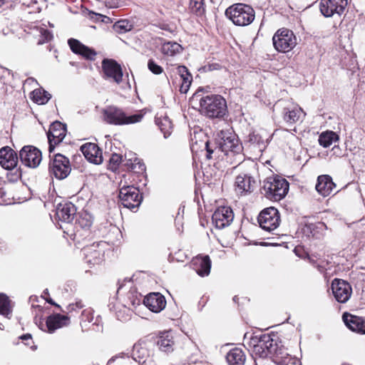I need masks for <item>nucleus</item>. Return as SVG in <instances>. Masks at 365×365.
<instances>
[{
    "instance_id": "obj_17",
    "label": "nucleus",
    "mask_w": 365,
    "mask_h": 365,
    "mask_svg": "<svg viewBox=\"0 0 365 365\" xmlns=\"http://www.w3.org/2000/svg\"><path fill=\"white\" fill-rule=\"evenodd\" d=\"M348 4V0H321L320 11L326 17L341 14Z\"/></svg>"
},
{
    "instance_id": "obj_58",
    "label": "nucleus",
    "mask_w": 365,
    "mask_h": 365,
    "mask_svg": "<svg viewBox=\"0 0 365 365\" xmlns=\"http://www.w3.org/2000/svg\"><path fill=\"white\" fill-rule=\"evenodd\" d=\"M43 294H48V289H46V290L43 292Z\"/></svg>"
},
{
    "instance_id": "obj_14",
    "label": "nucleus",
    "mask_w": 365,
    "mask_h": 365,
    "mask_svg": "<svg viewBox=\"0 0 365 365\" xmlns=\"http://www.w3.org/2000/svg\"><path fill=\"white\" fill-rule=\"evenodd\" d=\"M279 103L284 105L282 115L284 120L289 124H294L302 120L305 115L303 110L290 101H280Z\"/></svg>"
},
{
    "instance_id": "obj_4",
    "label": "nucleus",
    "mask_w": 365,
    "mask_h": 365,
    "mask_svg": "<svg viewBox=\"0 0 365 365\" xmlns=\"http://www.w3.org/2000/svg\"><path fill=\"white\" fill-rule=\"evenodd\" d=\"M102 113L103 120L106 123L115 125L136 123L143 118V114L141 113L127 115L122 109L114 106L106 107Z\"/></svg>"
},
{
    "instance_id": "obj_9",
    "label": "nucleus",
    "mask_w": 365,
    "mask_h": 365,
    "mask_svg": "<svg viewBox=\"0 0 365 365\" xmlns=\"http://www.w3.org/2000/svg\"><path fill=\"white\" fill-rule=\"evenodd\" d=\"M273 45L279 52H287L297 45L294 33L287 29H279L273 36Z\"/></svg>"
},
{
    "instance_id": "obj_42",
    "label": "nucleus",
    "mask_w": 365,
    "mask_h": 365,
    "mask_svg": "<svg viewBox=\"0 0 365 365\" xmlns=\"http://www.w3.org/2000/svg\"><path fill=\"white\" fill-rule=\"evenodd\" d=\"M247 142L250 143V145H252L254 148H257L259 151H262V148L264 147L261 136L254 133L248 135Z\"/></svg>"
},
{
    "instance_id": "obj_2",
    "label": "nucleus",
    "mask_w": 365,
    "mask_h": 365,
    "mask_svg": "<svg viewBox=\"0 0 365 365\" xmlns=\"http://www.w3.org/2000/svg\"><path fill=\"white\" fill-rule=\"evenodd\" d=\"M200 112L210 118H220L227 113V103L220 95H207L200 100Z\"/></svg>"
},
{
    "instance_id": "obj_37",
    "label": "nucleus",
    "mask_w": 365,
    "mask_h": 365,
    "mask_svg": "<svg viewBox=\"0 0 365 365\" xmlns=\"http://www.w3.org/2000/svg\"><path fill=\"white\" fill-rule=\"evenodd\" d=\"M32 95L33 101L39 105L46 103L51 98V95L48 92L40 89L34 90Z\"/></svg>"
},
{
    "instance_id": "obj_3",
    "label": "nucleus",
    "mask_w": 365,
    "mask_h": 365,
    "mask_svg": "<svg viewBox=\"0 0 365 365\" xmlns=\"http://www.w3.org/2000/svg\"><path fill=\"white\" fill-rule=\"evenodd\" d=\"M289 191V182L279 176L267 178L263 182L261 192L267 199L279 201L284 198Z\"/></svg>"
},
{
    "instance_id": "obj_21",
    "label": "nucleus",
    "mask_w": 365,
    "mask_h": 365,
    "mask_svg": "<svg viewBox=\"0 0 365 365\" xmlns=\"http://www.w3.org/2000/svg\"><path fill=\"white\" fill-rule=\"evenodd\" d=\"M235 184L236 191L241 195L250 193L257 187V181L253 177L247 173L238 175L236 177Z\"/></svg>"
},
{
    "instance_id": "obj_45",
    "label": "nucleus",
    "mask_w": 365,
    "mask_h": 365,
    "mask_svg": "<svg viewBox=\"0 0 365 365\" xmlns=\"http://www.w3.org/2000/svg\"><path fill=\"white\" fill-rule=\"evenodd\" d=\"M132 359L129 356H115L108 361L109 364L115 362L116 365H127L131 362Z\"/></svg>"
},
{
    "instance_id": "obj_36",
    "label": "nucleus",
    "mask_w": 365,
    "mask_h": 365,
    "mask_svg": "<svg viewBox=\"0 0 365 365\" xmlns=\"http://www.w3.org/2000/svg\"><path fill=\"white\" fill-rule=\"evenodd\" d=\"M140 299L138 294L135 289H130L127 294V301L123 304V307L130 309L131 307H135L136 305H139Z\"/></svg>"
},
{
    "instance_id": "obj_53",
    "label": "nucleus",
    "mask_w": 365,
    "mask_h": 365,
    "mask_svg": "<svg viewBox=\"0 0 365 365\" xmlns=\"http://www.w3.org/2000/svg\"><path fill=\"white\" fill-rule=\"evenodd\" d=\"M46 302H47L48 303H49V304H52V305H54V306L58 307H60L58 304H57L56 303H55V302H53V300L51 298H47V299H46Z\"/></svg>"
},
{
    "instance_id": "obj_11",
    "label": "nucleus",
    "mask_w": 365,
    "mask_h": 365,
    "mask_svg": "<svg viewBox=\"0 0 365 365\" xmlns=\"http://www.w3.org/2000/svg\"><path fill=\"white\" fill-rule=\"evenodd\" d=\"M151 341H140L133 346L132 359L141 365H150L151 361Z\"/></svg>"
},
{
    "instance_id": "obj_50",
    "label": "nucleus",
    "mask_w": 365,
    "mask_h": 365,
    "mask_svg": "<svg viewBox=\"0 0 365 365\" xmlns=\"http://www.w3.org/2000/svg\"><path fill=\"white\" fill-rule=\"evenodd\" d=\"M314 228L322 232V235H324V232L327 230V227L325 223L319 222L314 225Z\"/></svg>"
},
{
    "instance_id": "obj_38",
    "label": "nucleus",
    "mask_w": 365,
    "mask_h": 365,
    "mask_svg": "<svg viewBox=\"0 0 365 365\" xmlns=\"http://www.w3.org/2000/svg\"><path fill=\"white\" fill-rule=\"evenodd\" d=\"M0 314L7 318H10L11 314L10 300L9 297L3 293H0Z\"/></svg>"
},
{
    "instance_id": "obj_10",
    "label": "nucleus",
    "mask_w": 365,
    "mask_h": 365,
    "mask_svg": "<svg viewBox=\"0 0 365 365\" xmlns=\"http://www.w3.org/2000/svg\"><path fill=\"white\" fill-rule=\"evenodd\" d=\"M257 221L262 229L271 232L276 230L280 224L279 212L274 207L265 208L260 212Z\"/></svg>"
},
{
    "instance_id": "obj_55",
    "label": "nucleus",
    "mask_w": 365,
    "mask_h": 365,
    "mask_svg": "<svg viewBox=\"0 0 365 365\" xmlns=\"http://www.w3.org/2000/svg\"><path fill=\"white\" fill-rule=\"evenodd\" d=\"M6 0H0V7H1L5 3Z\"/></svg>"
},
{
    "instance_id": "obj_5",
    "label": "nucleus",
    "mask_w": 365,
    "mask_h": 365,
    "mask_svg": "<svg viewBox=\"0 0 365 365\" xmlns=\"http://www.w3.org/2000/svg\"><path fill=\"white\" fill-rule=\"evenodd\" d=\"M225 15L234 24L245 26L250 24L255 19V11L249 5L235 4L228 7Z\"/></svg>"
},
{
    "instance_id": "obj_40",
    "label": "nucleus",
    "mask_w": 365,
    "mask_h": 365,
    "mask_svg": "<svg viewBox=\"0 0 365 365\" xmlns=\"http://www.w3.org/2000/svg\"><path fill=\"white\" fill-rule=\"evenodd\" d=\"M133 27V24L127 19L119 20L113 26V30L120 34L131 31Z\"/></svg>"
},
{
    "instance_id": "obj_54",
    "label": "nucleus",
    "mask_w": 365,
    "mask_h": 365,
    "mask_svg": "<svg viewBox=\"0 0 365 365\" xmlns=\"http://www.w3.org/2000/svg\"><path fill=\"white\" fill-rule=\"evenodd\" d=\"M31 338V335L29 334H24L20 337V339H21L22 340H27Z\"/></svg>"
},
{
    "instance_id": "obj_51",
    "label": "nucleus",
    "mask_w": 365,
    "mask_h": 365,
    "mask_svg": "<svg viewBox=\"0 0 365 365\" xmlns=\"http://www.w3.org/2000/svg\"><path fill=\"white\" fill-rule=\"evenodd\" d=\"M83 304L81 302H77L76 304H69V309L71 310H76V309H81Z\"/></svg>"
},
{
    "instance_id": "obj_35",
    "label": "nucleus",
    "mask_w": 365,
    "mask_h": 365,
    "mask_svg": "<svg viewBox=\"0 0 365 365\" xmlns=\"http://www.w3.org/2000/svg\"><path fill=\"white\" fill-rule=\"evenodd\" d=\"M161 51L165 55L173 56L182 51V46L176 42L168 41L163 44Z\"/></svg>"
},
{
    "instance_id": "obj_8",
    "label": "nucleus",
    "mask_w": 365,
    "mask_h": 365,
    "mask_svg": "<svg viewBox=\"0 0 365 365\" xmlns=\"http://www.w3.org/2000/svg\"><path fill=\"white\" fill-rule=\"evenodd\" d=\"M120 184V190L118 197L123 207L128 209L138 207L143 200V196L139 190L133 185H121Z\"/></svg>"
},
{
    "instance_id": "obj_20",
    "label": "nucleus",
    "mask_w": 365,
    "mask_h": 365,
    "mask_svg": "<svg viewBox=\"0 0 365 365\" xmlns=\"http://www.w3.org/2000/svg\"><path fill=\"white\" fill-rule=\"evenodd\" d=\"M102 68L107 78H113L117 83H120L122 81V68L115 60L103 59L102 61Z\"/></svg>"
},
{
    "instance_id": "obj_6",
    "label": "nucleus",
    "mask_w": 365,
    "mask_h": 365,
    "mask_svg": "<svg viewBox=\"0 0 365 365\" xmlns=\"http://www.w3.org/2000/svg\"><path fill=\"white\" fill-rule=\"evenodd\" d=\"M49 157L48 173L50 175L58 180H63L67 178L71 170L69 159L60 153Z\"/></svg>"
},
{
    "instance_id": "obj_30",
    "label": "nucleus",
    "mask_w": 365,
    "mask_h": 365,
    "mask_svg": "<svg viewBox=\"0 0 365 365\" xmlns=\"http://www.w3.org/2000/svg\"><path fill=\"white\" fill-rule=\"evenodd\" d=\"M155 343L161 351L165 353L172 352L174 350L175 346L173 334L170 331L160 333Z\"/></svg>"
},
{
    "instance_id": "obj_18",
    "label": "nucleus",
    "mask_w": 365,
    "mask_h": 365,
    "mask_svg": "<svg viewBox=\"0 0 365 365\" xmlns=\"http://www.w3.org/2000/svg\"><path fill=\"white\" fill-rule=\"evenodd\" d=\"M234 215L231 208L221 207L217 208L212 216V224L217 229H222L228 226L233 220Z\"/></svg>"
},
{
    "instance_id": "obj_57",
    "label": "nucleus",
    "mask_w": 365,
    "mask_h": 365,
    "mask_svg": "<svg viewBox=\"0 0 365 365\" xmlns=\"http://www.w3.org/2000/svg\"><path fill=\"white\" fill-rule=\"evenodd\" d=\"M34 81V78H28V79L26 81V83H27V82H29V81Z\"/></svg>"
},
{
    "instance_id": "obj_44",
    "label": "nucleus",
    "mask_w": 365,
    "mask_h": 365,
    "mask_svg": "<svg viewBox=\"0 0 365 365\" xmlns=\"http://www.w3.org/2000/svg\"><path fill=\"white\" fill-rule=\"evenodd\" d=\"M121 161L122 155L117 153H113L109 160L110 168L113 170H116Z\"/></svg>"
},
{
    "instance_id": "obj_52",
    "label": "nucleus",
    "mask_w": 365,
    "mask_h": 365,
    "mask_svg": "<svg viewBox=\"0 0 365 365\" xmlns=\"http://www.w3.org/2000/svg\"><path fill=\"white\" fill-rule=\"evenodd\" d=\"M205 148H206V150H207V158L208 159L211 158V154L214 152V150L210 148V143L209 142H206L205 143Z\"/></svg>"
},
{
    "instance_id": "obj_23",
    "label": "nucleus",
    "mask_w": 365,
    "mask_h": 365,
    "mask_svg": "<svg viewBox=\"0 0 365 365\" xmlns=\"http://www.w3.org/2000/svg\"><path fill=\"white\" fill-rule=\"evenodd\" d=\"M81 150L89 162L96 165L103 162L102 151L96 143H85L81 145Z\"/></svg>"
},
{
    "instance_id": "obj_15",
    "label": "nucleus",
    "mask_w": 365,
    "mask_h": 365,
    "mask_svg": "<svg viewBox=\"0 0 365 365\" xmlns=\"http://www.w3.org/2000/svg\"><path fill=\"white\" fill-rule=\"evenodd\" d=\"M66 134V125L59 121L53 123L47 133L48 140L49 143L48 150L51 153L55 145L62 142Z\"/></svg>"
},
{
    "instance_id": "obj_48",
    "label": "nucleus",
    "mask_w": 365,
    "mask_h": 365,
    "mask_svg": "<svg viewBox=\"0 0 365 365\" xmlns=\"http://www.w3.org/2000/svg\"><path fill=\"white\" fill-rule=\"evenodd\" d=\"M89 16H90L91 19H95L96 21H98L101 19V21L106 23V24L111 21L109 17L102 15V14H100L93 12V11L89 13Z\"/></svg>"
},
{
    "instance_id": "obj_24",
    "label": "nucleus",
    "mask_w": 365,
    "mask_h": 365,
    "mask_svg": "<svg viewBox=\"0 0 365 365\" xmlns=\"http://www.w3.org/2000/svg\"><path fill=\"white\" fill-rule=\"evenodd\" d=\"M70 324V318L60 314H53L48 316L46 320V331L52 334L56 329L66 327Z\"/></svg>"
},
{
    "instance_id": "obj_16",
    "label": "nucleus",
    "mask_w": 365,
    "mask_h": 365,
    "mask_svg": "<svg viewBox=\"0 0 365 365\" xmlns=\"http://www.w3.org/2000/svg\"><path fill=\"white\" fill-rule=\"evenodd\" d=\"M331 289L336 300L339 303L346 302L352 293L351 286L347 282L339 279L333 280Z\"/></svg>"
},
{
    "instance_id": "obj_12",
    "label": "nucleus",
    "mask_w": 365,
    "mask_h": 365,
    "mask_svg": "<svg viewBox=\"0 0 365 365\" xmlns=\"http://www.w3.org/2000/svg\"><path fill=\"white\" fill-rule=\"evenodd\" d=\"M19 157L24 165L31 168H37L42 160L41 152L31 145L24 146L19 152Z\"/></svg>"
},
{
    "instance_id": "obj_26",
    "label": "nucleus",
    "mask_w": 365,
    "mask_h": 365,
    "mask_svg": "<svg viewBox=\"0 0 365 365\" xmlns=\"http://www.w3.org/2000/svg\"><path fill=\"white\" fill-rule=\"evenodd\" d=\"M18 163L16 153L9 147L0 149V165L6 170L14 168Z\"/></svg>"
},
{
    "instance_id": "obj_27",
    "label": "nucleus",
    "mask_w": 365,
    "mask_h": 365,
    "mask_svg": "<svg viewBox=\"0 0 365 365\" xmlns=\"http://www.w3.org/2000/svg\"><path fill=\"white\" fill-rule=\"evenodd\" d=\"M76 212V207L71 202L61 203L56 207V216L58 220L69 223L73 220Z\"/></svg>"
},
{
    "instance_id": "obj_49",
    "label": "nucleus",
    "mask_w": 365,
    "mask_h": 365,
    "mask_svg": "<svg viewBox=\"0 0 365 365\" xmlns=\"http://www.w3.org/2000/svg\"><path fill=\"white\" fill-rule=\"evenodd\" d=\"M137 159L135 160V163H132L130 168L138 173H143L145 170V166L143 163L140 161L136 163Z\"/></svg>"
},
{
    "instance_id": "obj_19",
    "label": "nucleus",
    "mask_w": 365,
    "mask_h": 365,
    "mask_svg": "<svg viewBox=\"0 0 365 365\" xmlns=\"http://www.w3.org/2000/svg\"><path fill=\"white\" fill-rule=\"evenodd\" d=\"M171 73L178 75L181 83L180 85V92L181 93H186L192 81V76L189 72L187 67L180 65H172L170 68H168Z\"/></svg>"
},
{
    "instance_id": "obj_39",
    "label": "nucleus",
    "mask_w": 365,
    "mask_h": 365,
    "mask_svg": "<svg viewBox=\"0 0 365 365\" xmlns=\"http://www.w3.org/2000/svg\"><path fill=\"white\" fill-rule=\"evenodd\" d=\"M274 362L277 365H297V360L287 353L284 349L283 354L277 356L274 359Z\"/></svg>"
},
{
    "instance_id": "obj_41",
    "label": "nucleus",
    "mask_w": 365,
    "mask_h": 365,
    "mask_svg": "<svg viewBox=\"0 0 365 365\" xmlns=\"http://www.w3.org/2000/svg\"><path fill=\"white\" fill-rule=\"evenodd\" d=\"M190 9L197 16L205 13L204 0H190Z\"/></svg>"
},
{
    "instance_id": "obj_28",
    "label": "nucleus",
    "mask_w": 365,
    "mask_h": 365,
    "mask_svg": "<svg viewBox=\"0 0 365 365\" xmlns=\"http://www.w3.org/2000/svg\"><path fill=\"white\" fill-rule=\"evenodd\" d=\"M342 318L346 326L350 330L359 334H365V320L362 317L346 312L343 314Z\"/></svg>"
},
{
    "instance_id": "obj_56",
    "label": "nucleus",
    "mask_w": 365,
    "mask_h": 365,
    "mask_svg": "<svg viewBox=\"0 0 365 365\" xmlns=\"http://www.w3.org/2000/svg\"><path fill=\"white\" fill-rule=\"evenodd\" d=\"M4 71L6 72L8 74H10L11 71L8 68H4Z\"/></svg>"
},
{
    "instance_id": "obj_32",
    "label": "nucleus",
    "mask_w": 365,
    "mask_h": 365,
    "mask_svg": "<svg viewBox=\"0 0 365 365\" xmlns=\"http://www.w3.org/2000/svg\"><path fill=\"white\" fill-rule=\"evenodd\" d=\"M226 360L229 365H244L246 355L242 349L234 348L227 354Z\"/></svg>"
},
{
    "instance_id": "obj_31",
    "label": "nucleus",
    "mask_w": 365,
    "mask_h": 365,
    "mask_svg": "<svg viewBox=\"0 0 365 365\" xmlns=\"http://www.w3.org/2000/svg\"><path fill=\"white\" fill-rule=\"evenodd\" d=\"M334 187L335 184L330 176L321 175L318 177L316 190L322 196L326 197L330 195Z\"/></svg>"
},
{
    "instance_id": "obj_13",
    "label": "nucleus",
    "mask_w": 365,
    "mask_h": 365,
    "mask_svg": "<svg viewBox=\"0 0 365 365\" xmlns=\"http://www.w3.org/2000/svg\"><path fill=\"white\" fill-rule=\"evenodd\" d=\"M106 242H95L83 249L86 263L89 264H99L103 259Z\"/></svg>"
},
{
    "instance_id": "obj_34",
    "label": "nucleus",
    "mask_w": 365,
    "mask_h": 365,
    "mask_svg": "<svg viewBox=\"0 0 365 365\" xmlns=\"http://www.w3.org/2000/svg\"><path fill=\"white\" fill-rule=\"evenodd\" d=\"M339 140V136L333 131L322 133L319 137V143L324 148L329 147L334 142Z\"/></svg>"
},
{
    "instance_id": "obj_22",
    "label": "nucleus",
    "mask_w": 365,
    "mask_h": 365,
    "mask_svg": "<svg viewBox=\"0 0 365 365\" xmlns=\"http://www.w3.org/2000/svg\"><path fill=\"white\" fill-rule=\"evenodd\" d=\"M143 304L151 312L158 313L165 309L166 300L160 293L153 292L148 294L144 298Z\"/></svg>"
},
{
    "instance_id": "obj_1",
    "label": "nucleus",
    "mask_w": 365,
    "mask_h": 365,
    "mask_svg": "<svg viewBox=\"0 0 365 365\" xmlns=\"http://www.w3.org/2000/svg\"><path fill=\"white\" fill-rule=\"evenodd\" d=\"M217 148L225 153L232 163L240 165L244 160L243 147L237 135L230 130H221L218 134Z\"/></svg>"
},
{
    "instance_id": "obj_7",
    "label": "nucleus",
    "mask_w": 365,
    "mask_h": 365,
    "mask_svg": "<svg viewBox=\"0 0 365 365\" xmlns=\"http://www.w3.org/2000/svg\"><path fill=\"white\" fill-rule=\"evenodd\" d=\"M283 349L269 334L262 335L257 344L254 346L255 354L261 358H266L269 356L276 358L283 354Z\"/></svg>"
},
{
    "instance_id": "obj_29",
    "label": "nucleus",
    "mask_w": 365,
    "mask_h": 365,
    "mask_svg": "<svg viewBox=\"0 0 365 365\" xmlns=\"http://www.w3.org/2000/svg\"><path fill=\"white\" fill-rule=\"evenodd\" d=\"M68 43L73 53L81 55L88 60H93L96 56V52L93 49L83 45L77 39L70 38Z\"/></svg>"
},
{
    "instance_id": "obj_25",
    "label": "nucleus",
    "mask_w": 365,
    "mask_h": 365,
    "mask_svg": "<svg viewBox=\"0 0 365 365\" xmlns=\"http://www.w3.org/2000/svg\"><path fill=\"white\" fill-rule=\"evenodd\" d=\"M190 266L200 277L207 276L210 272L211 260L207 255L197 256L192 259Z\"/></svg>"
},
{
    "instance_id": "obj_33",
    "label": "nucleus",
    "mask_w": 365,
    "mask_h": 365,
    "mask_svg": "<svg viewBox=\"0 0 365 365\" xmlns=\"http://www.w3.org/2000/svg\"><path fill=\"white\" fill-rule=\"evenodd\" d=\"M155 123L163 133L164 138H168L173 131V123L167 115H159L155 117Z\"/></svg>"
},
{
    "instance_id": "obj_47",
    "label": "nucleus",
    "mask_w": 365,
    "mask_h": 365,
    "mask_svg": "<svg viewBox=\"0 0 365 365\" xmlns=\"http://www.w3.org/2000/svg\"><path fill=\"white\" fill-rule=\"evenodd\" d=\"M78 224L83 228L87 229L89 228L92 225V220L91 217L88 215H86L83 217H81L78 220Z\"/></svg>"
},
{
    "instance_id": "obj_46",
    "label": "nucleus",
    "mask_w": 365,
    "mask_h": 365,
    "mask_svg": "<svg viewBox=\"0 0 365 365\" xmlns=\"http://www.w3.org/2000/svg\"><path fill=\"white\" fill-rule=\"evenodd\" d=\"M148 69L155 75H159L163 72V68L158 65L153 59L148 61Z\"/></svg>"
},
{
    "instance_id": "obj_43",
    "label": "nucleus",
    "mask_w": 365,
    "mask_h": 365,
    "mask_svg": "<svg viewBox=\"0 0 365 365\" xmlns=\"http://www.w3.org/2000/svg\"><path fill=\"white\" fill-rule=\"evenodd\" d=\"M38 31L40 38L38 40V44H43L52 39L53 35L48 29L40 28Z\"/></svg>"
}]
</instances>
